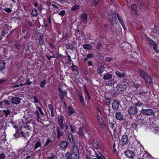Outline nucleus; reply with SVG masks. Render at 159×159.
Instances as JSON below:
<instances>
[{"instance_id": "nucleus-19", "label": "nucleus", "mask_w": 159, "mask_h": 159, "mask_svg": "<svg viewBox=\"0 0 159 159\" xmlns=\"http://www.w3.org/2000/svg\"><path fill=\"white\" fill-rule=\"evenodd\" d=\"M117 15L118 19L119 21H120V23L121 25L122 26L123 28L125 29V26L124 23L122 19V18L120 16V15L118 13L117 14Z\"/></svg>"}, {"instance_id": "nucleus-23", "label": "nucleus", "mask_w": 159, "mask_h": 159, "mask_svg": "<svg viewBox=\"0 0 159 159\" xmlns=\"http://www.w3.org/2000/svg\"><path fill=\"white\" fill-rule=\"evenodd\" d=\"M67 142L65 141L62 142L60 144L61 147L63 149H65L67 146Z\"/></svg>"}, {"instance_id": "nucleus-56", "label": "nucleus", "mask_w": 159, "mask_h": 159, "mask_svg": "<svg viewBox=\"0 0 159 159\" xmlns=\"http://www.w3.org/2000/svg\"><path fill=\"white\" fill-rule=\"evenodd\" d=\"M141 85V84H134V87H135L136 88H138V87H140Z\"/></svg>"}, {"instance_id": "nucleus-43", "label": "nucleus", "mask_w": 159, "mask_h": 159, "mask_svg": "<svg viewBox=\"0 0 159 159\" xmlns=\"http://www.w3.org/2000/svg\"><path fill=\"white\" fill-rule=\"evenodd\" d=\"M0 159H6V156L4 153L0 154Z\"/></svg>"}, {"instance_id": "nucleus-37", "label": "nucleus", "mask_w": 159, "mask_h": 159, "mask_svg": "<svg viewBox=\"0 0 159 159\" xmlns=\"http://www.w3.org/2000/svg\"><path fill=\"white\" fill-rule=\"evenodd\" d=\"M41 146V144L40 142L38 141L36 142V144L35 145V147H34V149H36L38 148L39 147Z\"/></svg>"}, {"instance_id": "nucleus-12", "label": "nucleus", "mask_w": 159, "mask_h": 159, "mask_svg": "<svg viewBox=\"0 0 159 159\" xmlns=\"http://www.w3.org/2000/svg\"><path fill=\"white\" fill-rule=\"evenodd\" d=\"M120 105L119 102L117 100H114L112 105V107L114 110H116L119 108Z\"/></svg>"}, {"instance_id": "nucleus-58", "label": "nucleus", "mask_w": 159, "mask_h": 159, "mask_svg": "<svg viewBox=\"0 0 159 159\" xmlns=\"http://www.w3.org/2000/svg\"><path fill=\"white\" fill-rule=\"evenodd\" d=\"M115 143H114L113 145V152H115L116 150L115 148Z\"/></svg>"}, {"instance_id": "nucleus-59", "label": "nucleus", "mask_w": 159, "mask_h": 159, "mask_svg": "<svg viewBox=\"0 0 159 159\" xmlns=\"http://www.w3.org/2000/svg\"><path fill=\"white\" fill-rule=\"evenodd\" d=\"M5 81V80L4 78H2L0 80V84H1L2 83H3Z\"/></svg>"}, {"instance_id": "nucleus-14", "label": "nucleus", "mask_w": 159, "mask_h": 159, "mask_svg": "<svg viewBox=\"0 0 159 159\" xmlns=\"http://www.w3.org/2000/svg\"><path fill=\"white\" fill-rule=\"evenodd\" d=\"M131 8L133 13L136 15L139 14V12L136 5L134 4H132L131 5Z\"/></svg>"}, {"instance_id": "nucleus-2", "label": "nucleus", "mask_w": 159, "mask_h": 159, "mask_svg": "<svg viewBox=\"0 0 159 159\" xmlns=\"http://www.w3.org/2000/svg\"><path fill=\"white\" fill-rule=\"evenodd\" d=\"M138 108L135 106H131L129 107L127 112L128 114L131 116L135 115L138 112Z\"/></svg>"}, {"instance_id": "nucleus-64", "label": "nucleus", "mask_w": 159, "mask_h": 159, "mask_svg": "<svg viewBox=\"0 0 159 159\" xmlns=\"http://www.w3.org/2000/svg\"><path fill=\"white\" fill-rule=\"evenodd\" d=\"M52 6H53L55 8H58V6L57 5L55 4H52Z\"/></svg>"}, {"instance_id": "nucleus-20", "label": "nucleus", "mask_w": 159, "mask_h": 159, "mask_svg": "<svg viewBox=\"0 0 159 159\" xmlns=\"http://www.w3.org/2000/svg\"><path fill=\"white\" fill-rule=\"evenodd\" d=\"M57 138L59 139L61 137L63 134V132L60 130L58 127L57 128Z\"/></svg>"}, {"instance_id": "nucleus-18", "label": "nucleus", "mask_w": 159, "mask_h": 159, "mask_svg": "<svg viewBox=\"0 0 159 159\" xmlns=\"http://www.w3.org/2000/svg\"><path fill=\"white\" fill-rule=\"evenodd\" d=\"M75 111L71 106H69L68 108L67 114L68 115L70 116L72 114H73L75 112Z\"/></svg>"}, {"instance_id": "nucleus-15", "label": "nucleus", "mask_w": 159, "mask_h": 159, "mask_svg": "<svg viewBox=\"0 0 159 159\" xmlns=\"http://www.w3.org/2000/svg\"><path fill=\"white\" fill-rule=\"evenodd\" d=\"M59 92L60 96L61 98V100H63L64 97L66 96V93L65 91H63L61 89H59Z\"/></svg>"}, {"instance_id": "nucleus-5", "label": "nucleus", "mask_w": 159, "mask_h": 159, "mask_svg": "<svg viewBox=\"0 0 159 159\" xmlns=\"http://www.w3.org/2000/svg\"><path fill=\"white\" fill-rule=\"evenodd\" d=\"M140 112L143 115L145 116H151L154 114V112L152 109H145L143 107L142 108V109L140 111Z\"/></svg>"}, {"instance_id": "nucleus-30", "label": "nucleus", "mask_w": 159, "mask_h": 159, "mask_svg": "<svg viewBox=\"0 0 159 159\" xmlns=\"http://www.w3.org/2000/svg\"><path fill=\"white\" fill-rule=\"evenodd\" d=\"M80 6L78 5H75L71 8V10L73 11H75L79 9Z\"/></svg>"}, {"instance_id": "nucleus-63", "label": "nucleus", "mask_w": 159, "mask_h": 159, "mask_svg": "<svg viewBox=\"0 0 159 159\" xmlns=\"http://www.w3.org/2000/svg\"><path fill=\"white\" fill-rule=\"evenodd\" d=\"M88 64L89 66H91L93 64L91 61H89L88 62Z\"/></svg>"}, {"instance_id": "nucleus-28", "label": "nucleus", "mask_w": 159, "mask_h": 159, "mask_svg": "<svg viewBox=\"0 0 159 159\" xmlns=\"http://www.w3.org/2000/svg\"><path fill=\"white\" fill-rule=\"evenodd\" d=\"M148 92V90H140L138 93V94L140 96H143L145 94L147 93Z\"/></svg>"}, {"instance_id": "nucleus-21", "label": "nucleus", "mask_w": 159, "mask_h": 159, "mask_svg": "<svg viewBox=\"0 0 159 159\" xmlns=\"http://www.w3.org/2000/svg\"><path fill=\"white\" fill-rule=\"evenodd\" d=\"M58 121L61 128L63 129V123L62 118L61 116L58 117Z\"/></svg>"}, {"instance_id": "nucleus-33", "label": "nucleus", "mask_w": 159, "mask_h": 159, "mask_svg": "<svg viewBox=\"0 0 159 159\" xmlns=\"http://www.w3.org/2000/svg\"><path fill=\"white\" fill-rule=\"evenodd\" d=\"M85 93L86 95V97H88V98L89 99H91V96L90 95L89 93L87 90V89L85 88Z\"/></svg>"}, {"instance_id": "nucleus-29", "label": "nucleus", "mask_w": 159, "mask_h": 159, "mask_svg": "<svg viewBox=\"0 0 159 159\" xmlns=\"http://www.w3.org/2000/svg\"><path fill=\"white\" fill-rule=\"evenodd\" d=\"M48 108L51 111L52 116V117H54V114L53 112V108L52 105L51 104H49L48 105Z\"/></svg>"}, {"instance_id": "nucleus-39", "label": "nucleus", "mask_w": 159, "mask_h": 159, "mask_svg": "<svg viewBox=\"0 0 159 159\" xmlns=\"http://www.w3.org/2000/svg\"><path fill=\"white\" fill-rule=\"evenodd\" d=\"M83 128L82 127L80 128V129L79 130L78 132V134L79 135L82 136L83 134Z\"/></svg>"}, {"instance_id": "nucleus-13", "label": "nucleus", "mask_w": 159, "mask_h": 159, "mask_svg": "<svg viewBox=\"0 0 159 159\" xmlns=\"http://www.w3.org/2000/svg\"><path fill=\"white\" fill-rule=\"evenodd\" d=\"M87 19V15L86 13L82 14L80 20V23H86Z\"/></svg>"}, {"instance_id": "nucleus-7", "label": "nucleus", "mask_w": 159, "mask_h": 159, "mask_svg": "<svg viewBox=\"0 0 159 159\" xmlns=\"http://www.w3.org/2000/svg\"><path fill=\"white\" fill-rule=\"evenodd\" d=\"M128 141V137L127 135H124L121 140L120 141L119 144L123 146L126 144Z\"/></svg>"}, {"instance_id": "nucleus-17", "label": "nucleus", "mask_w": 159, "mask_h": 159, "mask_svg": "<svg viewBox=\"0 0 159 159\" xmlns=\"http://www.w3.org/2000/svg\"><path fill=\"white\" fill-rule=\"evenodd\" d=\"M115 80L114 79H111L106 82V85L107 86H112L115 83Z\"/></svg>"}, {"instance_id": "nucleus-35", "label": "nucleus", "mask_w": 159, "mask_h": 159, "mask_svg": "<svg viewBox=\"0 0 159 159\" xmlns=\"http://www.w3.org/2000/svg\"><path fill=\"white\" fill-rule=\"evenodd\" d=\"M32 82L31 81H30L29 79H27L25 80V82L23 83V85L27 84L28 85H29L31 84Z\"/></svg>"}, {"instance_id": "nucleus-10", "label": "nucleus", "mask_w": 159, "mask_h": 159, "mask_svg": "<svg viewBox=\"0 0 159 159\" xmlns=\"http://www.w3.org/2000/svg\"><path fill=\"white\" fill-rule=\"evenodd\" d=\"M125 154L126 157L130 159H133L134 157V154L133 152L130 150H128L126 151L125 152Z\"/></svg>"}, {"instance_id": "nucleus-6", "label": "nucleus", "mask_w": 159, "mask_h": 159, "mask_svg": "<svg viewBox=\"0 0 159 159\" xmlns=\"http://www.w3.org/2000/svg\"><path fill=\"white\" fill-rule=\"evenodd\" d=\"M73 153L75 155V159H79V153L78 146L74 145L73 148Z\"/></svg>"}, {"instance_id": "nucleus-22", "label": "nucleus", "mask_w": 159, "mask_h": 159, "mask_svg": "<svg viewBox=\"0 0 159 159\" xmlns=\"http://www.w3.org/2000/svg\"><path fill=\"white\" fill-rule=\"evenodd\" d=\"M116 74V75L118 77H120V78H125V74L124 73H120L119 71H116L115 72Z\"/></svg>"}, {"instance_id": "nucleus-52", "label": "nucleus", "mask_w": 159, "mask_h": 159, "mask_svg": "<svg viewBox=\"0 0 159 159\" xmlns=\"http://www.w3.org/2000/svg\"><path fill=\"white\" fill-rule=\"evenodd\" d=\"M72 68L74 71L76 70V69L78 68L77 66L73 64L72 66Z\"/></svg>"}, {"instance_id": "nucleus-41", "label": "nucleus", "mask_w": 159, "mask_h": 159, "mask_svg": "<svg viewBox=\"0 0 159 159\" xmlns=\"http://www.w3.org/2000/svg\"><path fill=\"white\" fill-rule=\"evenodd\" d=\"M3 111L5 114V116L6 117H7L10 113L9 111L8 110H3Z\"/></svg>"}, {"instance_id": "nucleus-44", "label": "nucleus", "mask_w": 159, "mask_h": 159, "mask_svg": "<svg viewBox=\"0 0 159 159\" xmlns=\"http://www.w3.org/2000/svg\"><path fill=\"white\" fill-rule=\"evenodd\" d=\"M65 14V11L64 10H62L60 11L59 13V15H60L63 16H64Z\"/></svg>"}, {"instance_id": "nucleus-34", "label": "nucleus", "mask_w": 159, "mask_h": 159, "mask_svg": "<svg viewBox=\"0 0 159 159\" xmlns=\"http://www.w3.org/2000/svg\"><path fill=\"white\" fill-rule=\"evenodd\" d=\"M38 14V12L37 10L35 9H33L32 10L31 15L33 16H36Z\"/></svg>"}, {"instance_id": "nucleus-45", "label": "nucleus", "mask_w": 159, "mask_h": 159, "mask_svg": "<svg viewBox=\"0 0 159 159\" xmlns=\"http://www.w3.org/2000/svg\"><path fill=\"white\" fill-rule=\"evenodd\" d=\"M105 67L103 66H100V74L102 73L104 70Z\"/></svg>"}, {"instance_id": "nucleus-62", "label": "nucleus", "mask_w": 159, "mask_h": 159, "mask_svg": "<svg viewBox=\"0 0 159 159\" xmlns=\"http://www.w3.org/2000/svg\"><path fill=\"white\" fill-rule=\"evenodd\" d=\"M106 102L108 105H109L110 103V99H107L106 100Z\"/></svg>"}, {"instance_id": "nucleus-42", "label": "nucleus", "mask_w": 159, "mask_h": 159, "mask_svg": "<svg viewBox=\"0 0 159 159\" xmlns=\"http://www.w3.org/2000/svg\"><path fill=\"white\" fill-rule=\"evenodd\" d=\"M34 113L35 114V115H36V117H37V118H38V119H40L41 118V117L39 116V113L38 111H35Z\"/></svg>"}, {"instance_id": "nucleus-31", "label": "nucleus", "mask_w": 159, "mask_h": 159, "mask_svg": "<svg viewBox=\"0 0 159 159\" xmlns=\"http://www.w3.org/2000/svg\"><path fill=\"white\" fill-rule=\"evenodd\" d=\"M68 137L69 139V141L70 143H72L73 142V138L72 135L70 134L69 133L68 134Z\"/></svg>"}, {"instance_id": "nucleus-38", "label": "nucleus", "mask_w": 159, "mask_h": 159, "mask_svg": "<svg viewBox=\"0 0 159 159\" xmlns=\"http://www.w3.org/2000/svg\"><path fill=\"white\" fill-rule=\"evenodd\" d=\"M153 48L155 51V52L157 53H158L159 52V50L157 49V45L156 44H155L153 45Z\"/></svg>"}, {"instance_id": "nucleus-47", "label": "nucleus", "mask_w": 159, "mask_h": 159, "mask_svg": "<svg viewBox=\"0 0 159 159\" xmlns=\"http://www.w3.org/2000/svg\"><path fill=\"white\" fill-rule=\"evenodd\" d=\"M4 11L8 13H10L12 11V10L10 8H5L4 9Z\"/></svg>"}, {"instance_id": "nucleus-11", "label": "nucleus", "mask_w": 159, "mask_h": 159, "mask_svg": "<svg viewBox=\"0 0 159 159\" xmlns=\"http://www.w3.org/2000/svg\"><path fill=\"white\" fill-rule=\"evenodd\" d=\"M20 98L18 97H13L11 99V102L13 104H18L20 103Z\"/></svg>"}, {"instance_id": "nucleus-46", "label": "nucleus", "mask_w": 159, "mask_h": 159, "mask_svg": "<svg viewBox=\"0 0 159 159\" xmlns=\"http://www.w3.org/2000/svg\"><path fill=\"white\" fill-rule=\"evenodd\" d=\"M37 107V108L39 110L41 114L42 115H44V113L43 112L42 110V109H41V108H40L39 106Z\"/></svg>"}, {"instance_id": "nucleus-26", "label": "nucleus", "mask_w": 159, "mask_h": 159, "mask_svg": "<svg viewBox=\"0 0 159 159\" xmlns=\"http://www.w3.org/2000/svg\"><path fill=\"white\" fill-rule=\"evenodd\" d=\"M100 127L102 129H104L107 128V124L106 122L102 121L100 125Z\"/></svg>"}, {"instance_id": "nucleus-3", "label": "nucleus", "mask_w": 159, "mask_h": 159, "mask_svg": "<svg viewBox=\"0 0 159 159\" xmlns=\"http://www.w3.org/2000/svg\"><path fill=\"white\" fill-rule=\"evenodd\" d=\"M109 17L111 25H114L116 21V14L113 11H110L109 13Z\"/></svg>"}, {"instance_id": "nucleus-9", "label": "nucleus", "mask_w": 159, "mask_h": 159, "mask_svg": "<svg viewBox=\"0 0 159 159\" xmlns=\"http://www.w3.org/2000/svg\"><path fill=\"white\" fill-rule=\"evenodd\" d=\"M116 88L119 92L125 90L127 88L126 86L124 84H118Z\"/></svg>"}, {"instance_id": "nucleus-50", "label": "nucleus", "mask_w": 159, "mask_h": 159, "mask_svg": "<svg viewBox=\"0 0 159 159\" xmlns=\"http://www.w3.org/2000/svg\"><path fill=\"white\" fill-rule=\"evenodd\" d=\"M34 101L35 103H38V99L37 96H35L34 97Z\"/></svg>"}, {"instance_id": "nucleus-61", "label": "nucleus", "mask_w": 159, "mask_h": 159, "mask_svg": "<svg viewBox=\"0 0 159 159\" xmlns=\"http://www.w3.org/2000/svg\"><path fill=\"white\" fill-rule=\"evenodd\" d=\"M100 159H106V158L102 155L100 153Z\"/></svg>"}, {"instance_id": "nucleus-57", "label": "nucleus", "mask_w": 159, "mask_h": 159, "mask_svg": "<svg viewBox=\"0 0 159 159\" xmlns=\"http://www.w3.org/2000/svg\"><path fill=\"white\" fill-rule=\"evenodd\" d=\"M3 102L6 104L9 105V104L10 102L7 100H5L3 101Z\"/></svg>"}, {"instance_id": "nucleus-49", "label": "nucleus", "mask_w": 159, "mask_h": 159, "mask_svg": "<svg viewBox=\"0 0 159 159\" xmlns=\"http://www.w3.org/2000/svg\"><path fill=\"white\" fill-rule=\"evenodd\" d=\"M148 42L150 44H152V45L156 44L155 43L153 40L151 39H149Z\"/></svg>"}, {"instance_id": "nucleus-60", "label": "nucleus", "mask_w": 159, "mask_h": 159, "mask_svg": "<svg viewBox=\"0 0 159 159\" xmlns=\"http://www.w3.org/2000/svg\"><path fill=\"white\" fill-rule=\"evenodd\" d=\"M93 56L92 54H89L87 55V57L88 58H92L93 57Z\"/></svg>"}, {"instance_id": "nucleus-24", "label": "nucleus", "mask_w": 159, "mask_h": 159, "mask_svg": "<svg viewBox=\"0 0 159 159\" xmlns=\"http://www.w3.org/2000/svg\"><path fill=\"white\" fill-rule=\"evenodd\" d=\"M78 96L80 100L81 103L82 104V105L83 106H84V103L82 94L80 93H79L78 94Z\"/></svg>"}, {"instance_id": "nucleus-4", "label": "nucleus", "mask_w": 159, "mask_h": 159, "mask_svg": "<svg viewBox=\"0 0 159 159\" xmlns=\"http://www.w3.org/2000/svg\"><path fill=\"white\" fill-rule=\"evenodd\" d=\"M145 102L144 100H143L142 102H141L139 100H137V101L136 102H135L134 104L135 107H142V108L143 107V108H147V107H148V106Z\"/></svg>"}, {"instance_id": "nucleus-48", "label": "nucleus", "mask_w": 159, "mask_h": 159, "mask_svg": "<svg viewBox=\"0 0 159 159\" xmlns=\"http://www.w3.org/2000/svg\"><path fill=\"white\" fill-rule=\"evenodd\" d=\"M68 125L71 128V131L72 132H74L75 131L74 128L72 127V125H71V124L69 122L68 123Z\"/></svg>"}, {"instance_id": "nucleus-51", "label": "nucleus", "mask_w": 159, "mask_h": 159, "mask_svg": "<svg viewBox=\"0 0 159 159\" xmlns=\"http://www.w3.org/2000/svg\"><path fill=\"white\" fill-rule=\"evenodd\" d=\"M23 83H20L19 84H17L15 85L14 86V87L16 88V87H18L19 86H22L23 85Z\"/></svg>"}, {"instance_id": "nucleus-32", "label": "nucleus", "mask_w": 159, "mask_h": 159, "mask_svg": "<svg viewBox=\"0 0 159 159\" xmlns=\"http://www.w3.org/2000/svg\"><path fill=\"white\" fill-rule=\"evenodd\" d=\"M66 159H72V155L69 152H67L66 153Z\"/></svg>"}, {"instance_id": "nucleus-36", "label": "nucleus", "mask_w": 159, "mask_h": 159, "mask_svg": "<svg viewBox=\"0 0 159 159\" xmlns=\"http://www.w3.org/2000/svg\"><path fill=\"white\" fill-rule=\"evenodd\" d=\"M46 81L45 80H44L43 81L41 82L40 84V87L42 88L43 87L45 84H46Z\"/></svg>"}, {"instance_id": "nucleus-16", "label": "nucleus", "mask_w": 159, "mask_h": 159, "mask_svg": "<svg viewBox=\"0 0 159 159\" xmlns=\"http://www.w3.org/2000/svg\"><path fill=\"white\" fill-rule=\"evenodd\" d=\"M112 77V75L109 73H106L104 75L103 79L104 80H109Z\"/></svg>"}, {"instance_id": "nucleus-27", "label": "nucleus", "mask_w": 159, "mask_h": 159, "mask_svg": "<svg viewBox=\"0 0 159 159\" xmlns=\"http://www.w3.org/2000/svg\"><path fill=\"white\" fill-rule=\"evenodd\" d=\"M83 48L85 49H90L91 48V46L89 44H85L84 45H83Z\"/></svg>"}, {"instance_id": "nucleus-25", "label": "nucleus", "mask_w": 159, "mask_h": 159, "mask_svg": "<svg viewBox=\"0 0 159 159\" xmlns=\"http://www.w3.org/2000/svg\"><path fill=\"white\" fill-rule=\"evenodd\" d=\"M5 62L3 61H0V70H3L5 67Z\"/></svg>"}, {"instance_id": "nucleus-1", "label": "nucleus", "mask_w": 159, "mask_h": 159, "mask_svg": "<svg viewBox=\"0 0 159 159\" xmlns=\"http://www.w3.org/2000/svg\"><path fill=\"white\" fill-rule=\"evenodd\" d=\"M138 72L141 77L144 79L147 83H148L151 85L152 84V79L148 74L141 69H139Z\"/></svg>"}, {"instance_id": "nucleus-54", "label": "nucleus", "mask_w": 159, "mask_h": 159, "mask_svg": "<svg viewBox=\"0 0 159 159\" xmlns=\"http://www.w3.org/2000/svg\"><path fill=\"white\" fill-rule=\"evenodd\" d=\"M51 142V140H50L49 139H47L45 144L44 145V146H45L48 145Z\"/></svg>"}, {"instance_id": "nucleus-55", "label": "nucleus", "mask_w": 159, "mask_h": 159, "mask_svg": "<svg viewBox=\"0 0 159 159\" xmlns=\"http://www.w3.org/2000/svg\"><path fill=\"white\" fill-rule=\"evenodd\" d=\"M33 155V153L32 152H30V154H29L26 157V159H28V158L31 157Z\"/></svg>"}, {"instance_id": "nucleus-53", "label": "nucleus", "mask_w": 159, "mask_h": 159, "mask_svg": "<svg viewBox=\"0 0 159 159\" xmlns=\"http://www.w3.org/2000/svg\"><path fill=\"white\" fill-rule=\"evenodd\" d=\"M113 59L112 57H107L106 59V61H110Z\"/></svg>"}, {"instance_id": "nucleus-40", "label": "nucleus", "mask_w": 159, "mask_h": 159, "mask_svg": "<svg viewBox=\"0 0 159 159\" xmlns=\"http://www.w3.org/2000/svg\"><path fill=\"white\" fill-rule=\"evenodd\" d=\"M39 43L40 45H42L43 44L44 41L43 38L42 37H40L39 39Z\"/></svg>"}, {"instance_id": "nucleus-8", "label": "nucleus", "mask_w": 159, "mask_h": 159, "mask_svg": "<svg viewBox=\"0 0 159 159\" xmlns=\"http://www.w3.org/2000/svg\"><path fill=\"white\" fill-rule=\"evenodd\" d=\"M123 113L121 111L117 112L116 114V119L119 121H122L124 119Z\"/></svg>"}]
</instances>
